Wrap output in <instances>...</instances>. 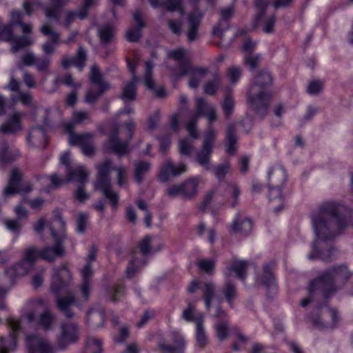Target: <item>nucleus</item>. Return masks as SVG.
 Listing matches in <instances>:
<instances>
[{
  "mask_svg": "<svg viewBox=\"0 0 353 353\" xmlns=\"http://www.w3.org/2000/svg\"><path fill=\"white\" fill-rule=\"evenodd\" d=\"M168 57L177 61L180 73L179 77L190 74L189 86L192 88H196L201 79L207 74L208 70L204 68H192L190 59L188 57V52L184 48H178L170 50L168 54Z\"/></svg>",
  "mask_w": 353,
  "mask_h": 353,
  "instance_id": "obj_6",
  "label": "nucleus"
},
{
  "mask_svg": "<svg viewBox=\"0 0 353 353\" xmlns=\"http://www.w3.org/2000/svg\"><path fill=\"white\" fill-rule=\"evenodd\" d=\"M51 63L50 57H37L34 65L39 72L47 71Z\"/></svg>",
  "mask_w": 353,
  "mask_h": 353,
  "instance_id": "obj_61",
  "label": "nucleus"
},
{
  "mask_svg": "<svg viewBox=\"0 0 353 353\" xmlns=\"http://www.w3.org/2000/svg\"><path fill=\"white\" fill-rule=\"evenodd\" d=\"M197 266L201 271L207 274H212L215 267V263L211 259H202L197 262Z\"/></svg>",
  "mask_w": 353,
  "mask_h": 353,
  "instance_id": "obj_59",
  "label": "nucleus"
},
{
  "mask_svg": "<svg viewBox=\"0 0 353 353\" xmlns=\"http://www.w3.org/2000/svg\"><path fill=\"white\" fill-rule=\"evenodd\" d=\"M136 82L137 81L132 79L123 86L120 97L124 102L135 100L137 97Z\"/></svg>",
  "mask_w": 353,
  "mask_h": 353,
  "instance_id": "obj_41",
  "label": "nucleus"
},
{
  "mask_svg": "<svg viewBox=\"0 0 353 353\" xmlns=\"http://www.w3.org/2000/svg\"><path fill=\"white\" fill-rule=\"evenodd\" d=\"M86 61V52L85 50L80 46L76 56L73 58L64 56L61 59V66L66 69L72 65L77 67L80 71H82L85 66Z\"/></svg>",
  "mask_w": 353,
  "mask_h": 353,
  "instance_id": "obj_32",
  "label": "nucleus"
},
{
  "mask_svg": "<svg viewBox=\"0 0 353 353\" xmlns=\"http://www.w3.org/2000/svg\"><path fill=\"white\" fill-rule=\"evenodd\" d=\"M23 14L20 11H12L10 14V21L9 24L11 26H20L22 32L24 34H29L32 32V25L30 23H25L23 21Z\"/></svg>",
  "mask_w": 353,
  "mask_h": 353,
  "instance_id": "obj_40",
  "label": "nucleus"
},
{
  "mask_svg": "<svg viewBox=\"0 0 353 353\" xmlns=\"http://www.w3.org/2000/svg\"><path fill=\"white\" fill-rule=\"evenodd\" d=\"M41 32L43 35L49 36L50 39V41L45 42L42 45L43 51L48 55L53 54L59 42V34L54 31L48 23H45L41 26Z\"/></svg>",
  "mask_w": 353,
  "mask_h": 353,
  "instance_id": "obj_26",
  "label": "nucleus"
},
{
  "mask_svg": "<svg viewBox=\"0 0 353 353\" xmlns=\"http://www.w3.org/2000/svg\"><path fill=\"white\" fill-rule=\"evenodd\" d=\"M350 275L345 265L327 268L310 283L308 296L301 301V305L305 307L320 298L327 299L333 296L346 283Z\"/></svg>",
  "mask_w": 353,
  "mask_h": 353,
  "instance_id": "obj_2",
  "label": "nucleus"
},
{
  "mask_svg": "<svg viewBox=\"0 0 353 353\" xmlns=\"http://www.w3.org/2000/svg\"><path fill=\"white\" fill-rule=\"evenodd\" d=\"M196 114L190 119L186 125L187 130L194 139L198 137L196 125L199 117H205L210 123L208 127L211 126L212 128V123L215 121L217 118L214 107L208 103L203 98L196 99Z\"/></svg>",
  "mask_w": 353,
  "mask_h": 353,
  "instance_id": "obj_10",
  "label": "nucleus"
},
{
  "mask_svg": "<svg viewBox=\"0 0 353 353\" xmlns=\"http://www.w3.org/2000/svg\"><path fill=\"white\" fill-rule=\"evenodd\" d=\"M90 80L92 86L88 90L85 94V101L88 103H95L102 94L110 89V84L103 79L97 65H94L91 68Z\"/></svg>",
  "mask_w": 353,
  "mask_h": 353,
  "instance_id": "obj_11",
  "label": "nucleus"
},
{
  "mask_svg": "<svg viewBox=\"0 0 353 353\" xmlns=\"http://www.w3.org/2000/svg\"><path fill=\"white\" fill-rule=\"evenodd\" d=\"M81 275L82 282L91 283L93 275V269L92 265L90 262H87V264L81 270Z\"/></svg>",
  "mask_w": 353,
  "mask_h": 353,
  "instance_id": "obj_63",
  "label": "nucleus"
},
{
  "mask_svg": "<svg viewBox=\"0 0 353 353\" xmlns=\"http://www.w3.org/2000/svg\"><path fill=\"white\" fill-rule=\"evenodd\" d=\"M23 114L15 112L0 125V133L3 134H17L23 130L21 122Z\"/></svg>",
  "mask_w": 353,
  "mask_h": 353,
  "instance_id": "obj_23",
  "label": "nucleus"
},
{
  "mask_svg": "<svg viewBox=\"0 0 353 353\" xmlns=\"http://www.w3.org/2000/svg\"><path fill=\"white\" fill-rule=\"evenodd\" d=\"M227 192L230 194L233 200L230 203L232 208H235L239 204L241 190L239 187L234 183L230 184L227 188Z\"/></svg>",
  "mask_w": 353,
  "mask_h": 353,
  "instance_id": "obj_53",
  "label": "nucleus"
},
{
  "mask_svg": "<svg viewBox=\"0 0 353 353\" xmlns=\"http://www.w3.org/2000/svg\"><path fill=\"white\" fill-rule=\"evenodd\" d=\"M22 177L23 174L19 170L14 168L11 171L8 183L3 190L4 196H11L17 193H28L32 190L29 182L22 181Z\"/></svg>",
  "mask_w": 353,
  "mask_h": 353,
  "instance_id": "obj_16",
  "label": "nucleus"
},
{
  "mask_svg": "<svg viewBox=\"0 0 353 353\" xmlns=\"http://www.w3.org/2000/svg\"><path fill=\"white\" fill-rule=\"evenodd\" d=\"M226 118H229L232 114L234 108V101L231 94L228 93L221 104Z\"/></svg>",
  "mask_w": 353,
  "mask_h": 353,
  "instance_id": "obj_51",
  "label": "nucleus"
},
{
  "mask_svg": "<svg viewBox=\"0 0 353 353\" xmlns=\"http://www.w3.org/2000/svg\"><path fill=\"white\" fill-rule=\"evenodd\" d=\"M225 276V284L222 288V293L226 301L230 307H232L234 301L237 298V289L234 283L231 281L228 273H224Z\"/></svg>",
  "mask_w": 353,
  "mask_h": 353,
  "instance_id": "obj_35",
  "label": "nucleus"
},
{
  "mask_svg": "<svg viewBox=\"0 0 353 353\" xmlns=\"http://www.w3.org/2000/svg\"><path fill=\"white\" fill-rule=\"evenodd\" d=\"M151 242L152 237L146 236L139 243V248L142 256H141V254L138 253L137 251L132 253V259L126 269V276L128 278L132 277L135 273L137 272L139 268L144 265L145 262L142 257L148 254L151 250Z\"/></svg>",
  "mask_w": 353,
  "mask_h": 353,
  "instance_id": "obj_17",
  "label": "nucleus"
},
{
  "mask_svg": "<svg viewBox=\"0 0 353 353\" xmlns=\"http://www.w3.org/2000/svg\"><path fill=\"white\" fill-rule=\"evenodd\" d=\"M125 132L127 135L126 140L122 141L119 138V131L118 129L112 132L108 141L104 144L106 152H114L119 157L123 156L130 152L129 144L132 139L135 123L130 121L125 124Z\"/></svg>",
  "mask_w": 353,
  "mask_h": 353,
  "instance_id": "obj_8",
  "label": "nucleus"
},
{
  "mask_svg": "<svg viewBox=\"0 0 353 353\" xmlns=\"http://www.w3.org/2000/svg\"><path fill=\"white\" fill-rule=\"evenodd\" d=\"M216 287L212 282H206L202 288L205 305L208 311L211 307V302L215 296Z\"/></svg>",
  "mask_w": 353,
  "mask_h": 353,
  "instance_id": "obj_42",
  "label": "nucleus"
},
{
  "mask_svg": "<svg viewBox=\"0 0 353 353\" xmlns=\"http://www.w3.org/2000/svg\"><path fill=\"white\" fill-rule=\"evenodd\" d=\"M26 345L28 353H54L57 349L46 339L36 334L27 336Z\"/></svg>",
  "mask_w": 353,
  "mask_h": 353,
  "instance_id": "obj_21",
  "label": "nucleus"
},
{
  "mask_svg": "<svg viewBox=\"0 0 353 353\" xmlns=\"http://www.w3.org/2000/svg\"><path fill=\"white\" fill-rule=\"evenodd\" d=\"M40 257V250L34 246H30L23 251L21 260L13 265V269L19 274L28 273L38 258Z\"/></svg>",
  "mask_w": 353,
  "mask_h": 353,
  "instance_id": "obj_18",
  "label": "nucleus"
},
{
  "mask_svg": "<svg viewBox=\"0 0 353 353\" xmlns=\"http://www.w3.org/2000/svg\"><path fill=\"white\" fill-rule=\"evenodd\" d=\"M60 162L65 166L68 181L76 180L79 183H83L85 178L88 177V173L84 167L78 166L75 168H71L70 152H65L61 156Z\"/></svg>",
  "mask_w": 353,
  "mask_h": 353,
  "instance_id": "obj_22",
  "label": "nucleus"
},
{
  "mask_svg": "<svg viewBox=\"0 0 353 353\" xmlns=\"http://www.w3.org/2000/svg\"><path fill=\"white\" fill-rule=\"evenodd\" d=\"M270 6L268 0H256L255 7L256 13L255 15L256 25H261L263 31L267 34L274 32V28L276 22V16L274 14L267 15V10Z\"/></svg>",
  "mask_w": 353,
  "mask_h": 353,
  "instance_id": "obj_15",
  "label": "nucleus"
},
{
  "mask_svg": "<svg viewBox=\"0 0 353 353\" xmlns=\"http://www.w3.org/2000/svg\"><path fill=\"white\" fill-rule=\"evenodd\" d=\"M54 319V316L50 312L47 310L40 315L38 323L43 330H49L52 328Z\"/></svg>",
  "mask_w": 353,
  "mask_h": 353,
  "instance_id": "obj_47",
  "label": "nucleus"
},
{
  "mask_svg": "<svg viewBox=\"0 0 353 353\" xmlns=\"http://www.w3.org/2000/svg\"><path fill=\"white\" fill-rule=\"evenodd\" d=\"M88 220V215L83 212H79L77 219V231L78 233L83 234L86 230Z\"/></svg>",
  "mask_w": 353,
  "mask_h": 353,
  "instance_id": "obj_60",
  "label": "nucleus"
},
{
  "mask_svg": "<svg viewBox=\"0 0 353 353\" xmlns=\"http://www.w3.org/2000/svg\"><path fill=\"white\" fill-rule=\"evenodd\" d=\"M6 228L12 232L19 234L21 228V224L18 219H6L3 221Z\"/></svg>",
  "mask_w": 353,
  "mask_h": 353,
  "instance_id": "obj_64",
  "label": "nucleus"
},
{
  "mask_svg": "<svg viewBox=\"0 0 353 353\" xmlns=\"http://www.w3.org/2000/svg\"><path fill=\"white\" fill-rule=\"evenodd\" d=\"M216 136V132L211 126H209L204 136L201 149L197 152L196 156V161L208 171L212 168L210 163V159Z\"/></svg>",
  "mask_w": 353,
  "mask_h": 353,
  "instance_id": "obj_14",
  "label": "nucleus"
},
{
  "mask_svg": "<svg viewBox=\"0 0 353 353\" xmlns=\"http://www.w3.org/2000/svg\"><path fill=\"white\" fill-rule=\"evenodd\" d=\"M134 21L136 26L126 32V38L130 42H135L139 39L141 35V29L145 26V23L142 19L140 10H137L134 12Z\"/></svg>",
  "mask_w": 353,
  "mask_h": 353,
  "instance_id": "obj_33",
  "label": "nucleus"
},
{
  "mask_svg": "<svg viewBox=\"0 0 353 353\" xmlns=\"http://www.w3.org/2000/svg\"><path fill=\"white\" fill-rule=\"evenodd\" d=\"M252 228V223L249 219H240L239 214H237L232 225V230L234 233L243 235L248 234Z\"/></svg>",
  "mask_w": 353,
  "mask_h": 353,
  "instance_id": "obj_37",
  "label": "nucleus"
},
{
  "mask_svg": "<svg viewBox=\"0 0 353 353\" xmlns=\"http://www.w3.org/2000/svg\"><path fill=\"white\" fill-rule=\"evenodd\" d=\"M216 336L219 340H225L228 335V321H219L215 325Z\"/></svg>",
  "mask_w": 353,
  "mask_h": 353,
  "instance_id": "obj_52",
  "label": "nucleus"
},
{
  "mask_svg": "<svg viewBox=\"0 0 353 353\" xmlns=\"http://www.w3.org/2000/svg\"><path fill=\"white\" fill-rule=\"evenodd\" d=\"M65 130L68 133V142L70 145H83L85 143L93 139L92 133L76 134L73 132V123H65Z\"/></svg>",
  "mask_w": 353,
  "mask_h": 353,
  "instance_id": "obj_31",
  "label": "nucleus"
},
{
  "mask_svg": "<svg viewBox=\"0 0 353 353\" xmlns=\"http://www.w3.org/2000/svg\"><path fill=\"white\" fill-rule=\"evenodd\" d=\"M196 325V344L200 347L203 348L208 344V336L204 329L203 315L200 314L199 317L195 319Z\"/></svg>",
  "mask_w": 353,
  "mask_h": 353,
  "instance_id": "obj_38",
  "label": "nucleus"
},
{
  "mask_svg": "<svg viewBox=\"0 0 353 353\" xmlns=\"http://www.w3.org/2000/svg\"><path fill=\"white\" fill-rule=\"evenodd\" d=\"M53 271L51 290L57 294V306L67 318L71 319L74 316V312L71 310L70 307L77 303L74 295L68 292L65 296H58L69 286L71 274L65 265H63L59 269L54 268Z\"/></svg>",
  "mask_w": 353,
  "mask_h": 353,
  "instance_id": "obj_3",
  "label": "nucleus"
},
{
  "mask_svg": "<svg viewBox=\"0 0 353 353\" xmlns=\"http://www.w3.org/2000/svg\"><path fill=\"white\" fill-rule=\"evenodd\" d=\"M13 26H11L9 23L7 25H3L0 26V39L6 41L12 42L14 34H13Z\"/></svg>",
  "mask_w": 353,
  "mask_h": 353,
  "instance_id": "obj_57",
  "label": "nucleus"
},
{
  "mask_svg": "<svg viewBox=\"0 0 353 353\" xmlns=\"http://www.w3.org/2000/svg\"><path fill=\"white\" fill-rule=\"evenodd\" d=\"M32 43L30 37L23 35L21 37H14L12 41V51L14 53L18 52L21 48L28 46Z\"/></svg>",
  "mask_w": 353,
  "mask_h": 353,
  "instance_id": "obj_45",
  "label": "nucleus"
},
{
  "mask_svg": "<svg viewBox=\"0 0 353 353\" xmlns=\"http://www.w3.org/2000/svg\"><path fill=\"white\" fill-rule=\"evenodd\" d=\"M272 83V77L268 71L262 70L254 77L249 91L251 107L262 118L266 114L272 97L268 88Z\"/></svg>",
  "mask_w": 353,
  "mask_h": 353,
  "instance_id": "obj_4",
  "label": "nucleus"
},
{
  "mask_svg": "<svg viewBox=\"0 0 353 353\" xmlns=\"http://www.w3.org/2000/svg\"><path fill=\"white\" fill-rule=\"evenodd\" d=\"M287 179L283 167L277 165L273 167L268 172L269 192L268 198L272 203H277L274 208L276 213L280 212L284 208V198L281 192V187Z\"/></svg>",
  "mask_w": 353,
  "mask_h": 353,
  "instance_id": "obj_7",
  "label": "nucleus"
},
{
  "mask_svg": "<svg viewBox=\"0 0 353 353\" xmlns=\"http://www.w3.org/2000/svg\"><path fill=\"white\" fill-rule=\"evenodd\" d=\"M194 306L189 303L187 308H185L182 312V318L188 322H195V319L200 316L199 314L196 316H194Z\"/></svg>",
  "mask_w": 353,
  "mask_h": 353,
  "instance_id": "obj_62",
  "label": "nucleus"
},
{
  "mask_svg": "<svg viewBox=\"0 0 353 353\" xmlns=\"http://www.w3.org/2000/svg\"><path fill=\"white\" fill-rule=\"evenodd\" d=\"M168 336L173 344L159 342L158 347L165 353H183L185 348V340L183 335L176 330L169 332Z\"/></svg>",
  "mask_w": 353,
  "mask_h": 353,
  "instance_id": "obj_20",
  "label": "nucleus"
},
{
  "mask_svg": "<svg viewBox=\"0 0 353 353\" xmlns=\"http://www.w3.org/2000/svg\"><path fill=\"white\" fill-rule=\"evenodd\" d=\"M236 127L234 124L228 125L226 132V141L228 144L227 152L232 154L235 150V144L236 143L237 138L235 134Z\"/></svg>",
  "mask_w": 353,
  "mask_h": 353,
  "instance_id": "obj_44",
  "label": "nucleus"
},
{
  "mask_svg": "<svg viewBox=\"0 0 353 353\" xmlns=\"http://www.w3.org/2000/svg\"><path fill=\"white\" fill-rule=\"evenodd\" d=\"M311 222L316 235L312 244V252L308 255L309 259H319L328 262L334 259V248L320 251L321 241L334 239L347 227L350 215L347 214L344 206L334 201L322 203L311 215Z\"/></svg>",
  "mask_w": 353,
  "mask_h": 353,
  "instance_id": "obj_1",
  "label": "nucleus"
},
{
  "mask_svg": "<svg viewBox=\"0 0 353 353\" xmlns=\"http://www.w3.org/2000/svg\"><path fill=\"white\" fill-rule=\"evenodd\" d=\"M152 68L153 65L151 63V62L148 61L145 63V75L144 83L145 86L151 90H154L155 89L154 81L152 77Z\"/></svg>",
  "mask_w": 353,
  "mask_h": 353,
  "instance_id": "obj_56",
  "label": "nucleus"
},
{
  "mask_svg": "<svg viewBox=\"0 0 353 353\" xmlns=\"http://www.w3.org/2000/svg\"><path fill=\"white\" fill-rule=\"evenodd\" d=\"M202 18L203 14L197 11L188 14L186 36L189 42H193L199 39V28Z\"/></svg>",
  "mask_w": 353,
  "mask_h": 353,
  "instance_id": "obj_24",
  "label": "nucleus"
},
{
  "mask_svg": "<svg viewBox=\"0 0 353 353\" xmlns=\"http://www.w3.org/2000/svg\"><path fill=\"white\" fill-rule=\"evenodd\" d=\"M8 323L12 332L7 337H0V353H11L16 348L17 336L20 330V322L14 319H8Z\"/></svg>",
  "mask_w": 353,
  "mask_h": 353,
  "instance_id": "obj_19",
  "label": "nucleus"
},
{
  "mask_svg": "<svg viewBox=\"0 0 353 353\" xmlns=\"http://www.w3.org/2000/svg\"><path fill=\"white\" fill-rule=\"evenodd\" d=\"M20 156V152L18 149L8 150L6 143H3L0 145V162L1 163L7 164L14 161Z\"/></svg>",
  "mask_w": 353,
  "mask_h": 353,
  "instance_id": "obj_39",
  "label": "nucleus"
},
{
  "mask_svg": "<svg viewBox=\"0 0 353 353\" xmlns=\"http://www.w3.org/2000/svg\"><path fill=\"white\" fill-rule=\"evenodd\" d=\"M70 0H50L52 5L43 7L39 0H26L23 4V8L28 15H31L37 8H43L45 15L48 19L59 20L60 8L66 5Z\"/></svg>",
  "mask_w": 353,
  "mask_h": 353,
  "instance_id": "obj_12",
  "label": "nucleus"
},
{
  "mask_svg": "<svg viewBox=\"0 0 353 353\" xmlns=\"http://www.w3.org/2000/svg\"><path fill=\"white\" fill-rule=\"evenodd\" d=\"M98 34L101 41L107 43L111 41L114 37L113 28L110 25H103L98 28Z\"/></svg>",
  "mask_w": 353,
  "mask_h": 353,
  "instance_id": "obj_49",
  "label": "nucleus"
},
{
  "mask_svg": "<svg viewBox=\"0 0 353 353\" xmlns=\"http://www.w3.org/2000/svg\"><path fill=\"white\" fill-rule=\"evenodd\" d=\"M112 162L110 160L105 161L102 165L97 167L98 176L95 183V188L99 190L108 199L113 209L118 205L119 195L113 191L110 185V168Z\"/></svg>",
  "mask_w": 353,
  "mask_h": 353,
  "instance_id": "obj_9",
  "label": "nucleus"
},
{
  "mask_svg": "<svg viewBox=\"0 0 353 353\" xmlns=\"http://www.w3.org/2000/svg\"><path fill=\"white\" fill-rule=\"evenodd\" d=\"M193 143L189 139H182L179 141V153L181 155L189 156L193 151Z\"/></svg>",
  "mask_w": 353,
  "mask_h": 353,
  "instance_id": "obj_54",
  "label": "nucleus"
},
{
  "mask_svg": "<svg viewBox=\"0 0 353 353\" xmlns=\"http://www.w3.org/2000/svg\"><path fill=\"white\" fill-rule=\"evenodd\" d=\"M27 141L32 147L45 148L48 143L45 130L39 126L32 128L27 137Z\"/></svg>",
  "mask_w": 353,
  "mask_h": 353,
  "instance_id": "obj_30",
  "label": "nucleus"
},
{
  "mask_svg": "<svg viewBox=\"0 0 353 353\" xmlns=\"http://www.w3.org/2000/svg\"><path fill=\"white\" fill-rule=\"evenodd\" d=\"M162 5L170 12L177 11L180 12L181 16H183L185 10L182 6V0H167L163 3Z\"/></svg>",
  "mask_w": 353,
  "mask_h": 353,
  "instance_id": "obj_50",
  "label": "nucleus"
},
{
  "mask_svg": "<svg viewBox=\"0 0 353 353\" xmlns=\"http://www.w3.org/2000/svg\"><path fill=\"white\" fill-rule=\"evenodd\" d=\"M51 235L55 243L53 246H46L40 250V258L53 262L57 258L64 254L65 249L63 245L65 238V223L60 216H56L50 223Z\"/></svg>",
  "mask_w": 353,
  "mask_h": 353,
  "instance_id": "obj_5",
  "label": "nucleus"
},
{
  "mask_svg": "<svg viewBox=\"0 0 353 353\" xmlns=\"http://www.w3.org/2000/svg\"><path fill=\"white\" fill-rule=\"evenodd\" d=\"M135 170H134V179L137 182L141 183L145 176V175L149 172L150 170L151 165L150 163L144 161H139L135 163L134 164Z\"/></svg>",
  "mask_w": 353,
  "mask_h": 353,
  "instance_id": "obj_43",
  "label": "nucleus"
},
{
  "mask_svg": "<svg viewBox=\"0 0 353 353\" xmlns=\"http://www.w3.org/2000/svg\"><path fill=\"white\" fill-rule=\"evenodd\" d=\"M275 263L272 261L264 264L261 274L257 276L259 283L264 285L268 290L276 289L275 279L272 272Z\"/></svg>",
  "mask_w": 353,
  "mask_h": 353,
  "instance_id": "obj_29",
  "label": "nucleus"
},
{
  "mask_svg": "<svg viewBox=\"0 0 353 353\" xmlns=\"http://www.w3.org/2000/svg\"><path fill=\"white\" fill-rule=\"evenodd\" d=\"M339 316L337 311L330 307H325L321 312L320 316L314 319V323L323 328L334 327L338 322Z\"/></svg>",
  "mask_w": 353,
  "mask_h": 353,
  "instance_id": "obj_25",
  "label": "nucleus"
},
{
  "mask_svg": "<svg viewBox=\"0 0 353 353\" xmlns=\"http://www.w3.org/2000/svg\"><path fill=\"white\" fill-rule=\"evenodd\" d=\"M229 169L230 165L226 163L216 166H212L210 170H212L213 173L219 180H222L228 172Z\"/></svg>",
  "mask_w": 353,
  "mask_h": 353,
  "instance_id": "obj_58",
  "label": "nucleus"
},
{
  "mask_svg": "<svg viewBox=\"0 0 353 353\" xmlns=\"http://www.w3.org/2000/svg\"><path fill=\"white\" fill-rule=\"evenodd\" d=\"M80 338V329L74 322L63 323L60 326V334L57 338L56 347L64 350L69 345L77 343Z\"/></svg>",
  "mask_w": 353,
  "mask_h": 353,
  "instance_id": "obj_13",
  "label": "nucleus"
},
{
  "mask_svg": "<svg viewBox=\"0 0 353 353\" xmlns=\"http://www.w3.org/2000/svg\"><path fill=\"white\" fill-rule=\"evenodd\" d=\"M234 12V8L233 6L221 10V18L218 24L213 28V35L220 38L223 37L224 31L229 28V20L232 17Z\"/></svg>",
  "mask_w": 353,
  "mask_h": 353,
  "instance_id": "obj_27",
  "label": "nucleus"
},
{
  "mask_svg": "<svg viewBox=\"0 0 353 353\" xmlns=\"http://www.w3.org/2000/svg\"><path fill=\"white\" fill-rule=\"evenodd\" d=\"M85 349L88 353H101L102 343L94 336H89L86 340Z\"/></svg>",
  "mask_w": 353,
  "mask_h": 353,
  "instance_id": "obj_46",
  "label": "nucleus"
},
{
  "mask_svg": "<svg viewBox=\"0 0 353 353\" xmlns=\"http://www.w3.org/2000/svg\"><path fill=\"white\" fill-rule=\"evenodd\" d=\"M199 178H190L181 183L182 198L191 199L196 196L198 192Z\"/></svg>",
  "mask_w": 353,
  "mask_h": 353,
  "instance_id": "obj_34",
  "label": "nucleus"
},
{
  "mask_svg": "<svg viewBox=\"0 0 353 353\" xmlns=\"http://www.w3.org/2000/svg\"><path fill=\"white\" fill-rule=\"evenodd\" d=\"M11 100L14 103L21 102L26 106L30 105L32 101V96L29 92L19 91L17 93L13 94L10 97Z\"/></svg>",
  "mask_w": 353,
  "mask_h": 353,
  "instance_id": "obj_48",
  "label": "nucleus"
},
{
  "mask_svg": "<svg viewBox=\"0 0 353 353\" xmlns=\"http://www.w3.org/2000/svg\"><path fill=\"white\" fill-rule=\"evenodd\" d=\"M220 77L215 74L211 81H208L204 86V92L209 95L214 94L219 86Z\"/></svg>",
  "mask_w": 353,
  "mask_h": 353,
  "instance_id": "obj_55",
  "label": "nucleus"
},
{
  "mask_svg": "<svg viewBox=\"0 0 353 353\" xmlns=\"http://www.w3.org/2000/svg\"><path fill=\"white\" fill-rule=\"evenodd\" d=\"M248 262L244 260H234L232 264L226 268L225 273L228 274L229 278L232 272H235L236 276L241 280L245 281L247 276Z\"/></svg>",
  "mask_w": 353,
  "mask_h": 353,
  "instance_id": "obj_36",
  "label": "nucleus"
},
{
  "mask_svg": "<svg viewBox=\"0 0 353 353\" xmlns=\"http://www.w3.org/2000/svg\"><path fill=\"white\" fill-rule=\"evenodd\" d=\"M186 170L185 164L181 163L175 165L170 159H168L161 170L159 179L161 181L165 182L169 180L170 176H176L185 172Z\"/></svg>",
  "mask_w": 353,
  "mask_h": 353,
  "instance_id": "obj_28",
  "label": "nucleus"
}]
</instances>
